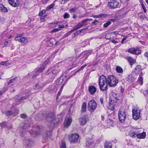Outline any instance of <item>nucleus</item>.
<instances>
[{
  "mask_svg": "<svg viewBox=\"0 0 148 148\" xmlns=\"http://www.w3.org/2000/svg\"><path fill=\"white\" fill-rule=\"evenodd\" d=\"M99 84L101 90L104 91L107 88V84L110 86L113 87L115 86L118 83L119 80L113 75L108 76L107 80L103 75L100 76L99 78Z\"/></svg>",
  "mask_w": 148,
  "mask_h": 148,
  "instance_id": "obj_1",
  "label": "nucleus"
},
{
  "mask_svg": "<svg viewBox=\"0 0 148 148\" xmlns=\"http://www.w3.org/2000/svg\"><path fill=\"white\" fill-rule=\"evenodd\" d=\"M126 112L124 108H121L118 112L119 119L121 123L123 122L126 118Z\"/></svg>",
  "mask_w": 148,
  "mask_h": 148,
  "instance_id": "obj_2",
  "label": "nucleus"
},
{
  "mask_svg": "<svg viewBox=\"0 0 148 148\" xmlns=\"http://www.w3.org/2000/svg\"><path fill=\"white\" fill-rule=\"evenodd\" d=\"M79 138V135L76 133H74L69 135V140L71 143H75L77 142Z\"/></svg>",
  "mask_w": 148,
  "mask_h": 148,
  "instance_id": "obj_3",
  "label": "nucleus"
},
{
  "mask_svg": "<svg viewBox=\"0 0 148 148\" xmlns=\"http://www.w3.org/2000/svg\"><path fill=\"white\" fill-rule=\"evenodd\" d=\"M53 116V114H50L48 116H46V119L48 121L51 122V125L52 126L54 124L58 123L59 122V119L58 118H54Z\"/></svg>",
  "mask_w": 148,
  "mask_h": 148,
  "instance_id": "obj_4",
  "label": "nucleus"
},
{
  "mask_svg": "<svg viewBox=\"0 0 148 148\" xmlns=\"http://www.w3.org/2000/svg\"><path fill=\"white\" fill-rule=\"evenodd\" d=\"M132 116L134 119H138L140 116V111L138 108L134 107L132 109Z\"/></svg>",
  "mask_w": 148,
  "mask_h": 148,
  "instance_id": "obj_5",
  "label": "nucleus"
},
{
  "mask_svg": "<svg viewBox=\"0 0 148 148\" xmlns=\"http://www.w3.org/2000/svg\"><path fill=\"white\" fill-rule=\"evenodd\" d=\"M97 107V104L94 100H92L88 102V110L90 111L91 112H93Z\"/></svg>",
  "mask_w": 148,
  "mask_h": 148,
  "instance_id": "obj_6",
  "label": "nucleus"
},
{
  "mask_svg": "<svg viewBox=\"0 0 148 148\" xmlns=\"http://www.w3.org/2000/svg\"><path fill=\"white\" fill-rule=\"evenodd\" d=\"M90 19H87L86 20H83L80 22L78 25L75 27V29L76 30L82 27L85 25H86L88 23V22L91 21Z\"/></svg>",
  "mask_w": 148,
  "mask_h": 148,
  "instance_id": "obj_7",
  "label": "nucleus"
},
{
  "mask_svg": "<svg viewBox=\"0 0 148 148\" xmlns=\"http://www.w3.org/2000/svg\"><path fill=\"white\" fill-rule=\"evenodd\" d=\"M108 5L110 8L112 9L119 7V3L116 0H110L108 3Z\"/></svg>",
  "mask_w": 148,
  "mask_h": 148,
  "instance_id": "obj_8",
  "label": "nucleus"
},
{
  "mask_svg": "<svg viewBox=\"0 0 148 148\" xmlns=\"http://www.w3.org/2000/svg\"><path fill=\"white\" fill-rule=\"evenodd\" d=\"M14 40L21 43L27 42V38L23 37L21 34L17 35L16 37L15 38Z\"/></svg>",
  "mask_w": 148,
  "mask_h": 148,
  "instance_id": "obj_9",
  "label": "nucleus"
},
{
  "mask_svg": "<svg viewBox=\"0 0 148 148\" xmlns=\"http://www.w3.org/2000/svg\"><path fill=\"white\" fill-rule=\"evenodd\" d=\"M127 51L129 53L135 55H139L141 53V51L140 50H139L138 48H131L129 49Z\"/></svg>",
  "mask_w": 148,
  "mask_h": 148,
  "instance_id": "obj_10",
  "label": "nucleus"
},
{
  "mask_svg": "<svg viewBox=\"0 0 148 148\" xmlns=\"http://www.w3.org/2000/svg\"><path fill=\"white\" fill-rule=\"evenodd\" d=\"M89 119L87 115H85L79 118V122L81 125L82 126L85 125L87 122L88 121Z\"/></svg>",
  "mask_w": 148,
  "mask_h": 148,
  "instance_id": "obj_11",
  "label": "nucleus"
},
{
  "mask_svg": "<svg viewBox=\"0 0 148 148\" xmlns=\"http://www.w3.org/2000/svg\"><path fill=\"white\" fill-rule=\"evenodd\" d=\"M49 62V60H47L45 61L42 66L39 68H37L35 69L36 72H41L42 71L45 69V66Z\"/></svg>",
  "mask_w": 148,
  "mask_h": 148,
  "instance_id": "obj_12",
  "label": "nucleus"
},
{
  "mask_svg": "<svg viewBox=\"0 0 148 148\" xmlns=\"http://www.w3.org/2000/svg\"><path fill=\"white\" fill-rule=\"evenodd\" d=\"M72 119L71 118H66L64 122V126L65 127L68 128L71 124Z\"/></svg>",
  "mask_w": 148,
  "mask_h": 148,
  "instance_id": "obj_13",
  "label": "nucleus"
},
{
  "mask_svg": "<svg viewBox=\"0 0 148 148\" xmlns=\"http://www.w3.org/2000/svg\"><path fill=\"white\" fill-rule=\"evenodd\" d=\"M9 4L12 6L14 7H17L20 4L19 0H9Z\"/></svg>",
  "mask_w": 148,
  "mask_h": 148,
  "instance_id": "obj_14",
  "label": "nucleus"
},
{
  "mask_svg": "<svg viewBox=\"0 0 148 148\" xmlns=\"http://www.w3.org/2000/svg\"><path fill=\"white\" fill-rule=\"evenodd\" d=\"M88 90L90 93L92 95H94L97 90L96 88L92 85L89 86Z\"/></svg>",
  "mask_w": 148,
  "mask_h": 148,
  "instance_id": "obj_15",
  "label": "nucleus"
},
{
  "mask_svg": "<svg viewBox=\"0 0 148 148\" xmlns=\"http://www.w3.org/2000/svg\"><path fill=\"white\" fill-rule=\"evenodd\" d=\"M86 145L88 147L92 148L94 146L93 140L90 138L87 139L86 142Z\"/></svg>",
  "mask_w": 148,
  "mask_h": 148,
  "instance_id": "obj_16",
  "label": "nucleus"
},
{
  "mask_svg": "<svg viewBox=\"0 0 148 148\" xmlns=\"http://www.w3.org/2000/svg\"><path fill=\"white\" fill-rule=\"evenodd\" d=\"M146 136V133L143 132L141 133L137 134V138L139 139H144L145 138Z\"/></svg>",
  "mask_w": 148,
  "mask_h": 148,
  "instance_id": "obj_17",
  "label": "nucleus"
},
{
  "mask_svg": "<svg viewBox=\"0 0 148 148\" xmlns=\"http://www.w3.org/2000/svg\"><path fill=\"white\" fill-rule=\"evenodd\" d=\"M136 78V77H134L132 75H129L128 77L127 80L129 82L133 83L135 81Z\"/></svg>",
  "mask_w": 148,
  "mask_h": 148,
  "instance_id": "obj_18",
  "label": "nucleus"
},
{
  "mask_svg": "<svg viewBox=\"0 0 148 148\" xmlns=\"http://www.w3.org/2000/svg\"><path fill=\"white\" fill-rule=\"evenodd\" d=\"M143 73L141 72L139 75V77L138 80V81L140 83V85H142L143 84V78L142 77Z\"/></svg>",
  "mask_w": 148,
  "mask_h": 148,
  "instance_id": "obj_19",
  "label": "nucleus"
},
{
  "mask_svg": "<svg viewBox=\"0 0 148 148\" xmlns=\"http://www.w3.org/2000/svg\"><path fill=\"white\" fill-rule=\"evenodd\" d=\"M25 143L29 147H31L34 145L33 141L31 139L26 140Z\"/></svg>",
  "mask_w": 148,
  "mask_h": 148,
  "instance_id": "obj_20",
  "label": "nucleus"
},
{
  "mask_svg": "<svg viewBox=\"0 0 148 148\" xmlns=\"http://www.w3.org/2000/svg\"><path fill=\"white\" fill-rule=\"evenodd\" d=\"M0 10L1 12L5 13L8 12L7 8L1 3H0Z\"/></svg>",
  "mask_w": 148,
  "mask_h": 148,
  "instance_id": "obj_21",
  "label": "nucleus"
},
{
  "mask_svg": "<svg viewBox=\"0 0 148 148\" xmlns=\"http://www.w3.org/2000/svg\"><path fill=\"white\" fill-rule=\"evenodd\" d=\"M127 59L131 65H133L136 62V60L131 57H128Z\"/></svg>",
  "mask_w": 148,
  "mask_h": 148,
  "instance_id": "obj_22",
  "label": "nucleus"
},
{
  "mask_svg": "<svg viewBox=\"0 0 148 148\" xmlns=\"http://www.w3.org/2000/svg\"><path fill=\"white\" fill-rule=\"evenodd\" d=\"M86 104L85 102H84L83 103L82 106V109L81 112H82L83 113L85 112L86 111Z\"/></svg>",
  "mask_w": 148,
  "mask_h": 148,
  "instance_id": "obj_23",
  "label": "nucleus"
},
{
  "mask_svg": "<svg viewBox=\"0 0 148 148\" xmlns=\"http://www.w3.org/2000/svg\"><path fill=\"white\" fill-rule=\"evenodd\" d=\"M112 144L108 142H106L104 144V148H112Z\"/></svg>",
  "mask_w": 148,
  "mask_h": 148,
  "instance_id": "obj_24",
  "label": "nucleus"
},
{
  "mask_svg": "<svg viewBox=\"0 0 148 148\" xmlns=\"http://www.w3.org/2000/svg\"><path fill=\"white\" fill-rule=\"evenodd\" d=\"M116 70L117 72L120 73H123V69L119 66H117L116 68Z\"/></svg>",
  "mask_w": 148,
  "mask_h": 148,
  "instance_id": "obj_25",
  "label": "nucleus"
},
{
  "mask_svg": "<svg viewBox=\"0 0 148 148\" xmlns=\"http://www.w3.org/2000/svg\"><path fill=\"white\" fill-rule=\"evenodd\" d=\"M130 135L131 137L132 138L137 137V134L134 132L131 131L130 133Z\"/></svg>",
  "mask_w": 148,
  "mask_h": 148,
  "instance_id": "obj_26",
  "label": "nucleus"
},
{
  "mask_svg": "<svg viewBox=\"0 0 148 148\" xmlns=\"http://www.w3.org/2000/svg\"><path fill=\"white\" fill-rule=\"evenodd\" d=\"M108 108L111 110H113L114 109V105L112 104H111L110 103L108 105Z\"/></svg>",
  "mask_w": 148,
  "mask_h": 148,
  "instance_id": "obj_27",
  "label": "nucleus"
},
{
  "mask_svg": "<svg viewBox=\"0 0 148 148\" xmlns=\"http://www.w3.org/2000/svg\"><path fill=\"white\" fill-rule=\"evenodd\" d=\"M76 29H75V27L73 29L71 30L66 34H65L64 36L63 37L64 38H66L69 35L72 33L74 31L76 30Z\"/></svg>",
  "mask_w": 148,
  "mask_h": 148,
  "instance_id": "obj_28",
  "label": "nucleus"
},
{
  "mask_svg": "<svg viewBox=\"0 0 148 148\" xmlns=\"http://www.w3.org/2000/svg\"><path fill=\"white\" fill-rule=\"evenodd\" d=\"M40 134L39 132H36L35 131H32L30 133L31 136L33 137L36 136L37 135L39 134Z\"/></svg>",
  "mask_w": 148,
  "mask_h": 148,
  "instance_id": "obj_29",
  "label": "nucleus"
},
{
  "mask_svg": "<svg viewBox=\"0 0 148 148\" xmlns=\"http://www.w3.org/2000/svg\"><path fill=\"white\" fill-rule=\"evenodd\" d=\"M9 64L8 61L2 62L0 63V66H8Z\"/></svg>",
  "mask_w": 148,
  "mask_h": 148,
  "instance_id": "obj_30",
  "label": "nucleus"
},
{
  "mask_svg": "<svg viewBox=\"0 0 148 148\" xmlns=\"http://www.w3.org/2000/svg\"><path fill=\"white\" fill-rule=\"evenodd\" d=\"M106 16V15L102 14H100L98 15H95L94 16L95 18H102Z\"/></svg>",
  "mask_w": 148,
  "mask_h": 148,
  "instance_id": "obj_31",
  "label": "nucleus"
},
{
  "mask_svg": "<svg viewBox=\"0 0 148 148\" xmlns=\"http://www.w3.org/2000/svg\"><path fill=\"white\" fill-rule=\"evenodd\" d=\"M111 22L110 21H108L103 24V27L105 28L107 27L111 24Z\"/></svg>",
  "mask_w": 148,
  "mask_h": 148,
  "instance_id": "obj_32",
  "label": "nucleus"
},
{
  "mask_svg": "<svg viewBox=\"0 0 148 148\" xmlns=\"http://www.w3.org/2000/svg\"><path fill=\"white\" fill-rule=\"evenodd\" d=\"M141 66H137L134 69V71L135 72L140 71L141 70Z\"/></svg>",
  "mask_w": 148,
  "mask_h": 148,
  "instance_id": "obj_33",
  "label": "nucleus"
},
{
  "mask_svg": "<svg viewBox=\"0 0 148 148\" xmlns=\"http://www.w3.org/2000/svg\"><path fill=\"white\" fill-rule=\"evenodd\" d=\"M92 52V51L91 50H89V51H85L83 53H83L84 54H86L87 55V57L85 58V60H86L88 56L90 55V53Z\"/></svg>",
  "mask_w": 148,
  "mask_h": 148,
  "instance_id": "obj_34",
  "label": "nucleus"
},
{
  "mask_svg": "<svg viewBox=\"0 0 148 148\" xmlns=\"http://www.w3.org/2000/svg\"><path fill=\"white\" fill-rule=\"evenodd\" d=\"M54 4H51L50 5H49L48 6L47 8H46V10H50L51 9H52V8H53V7H54Z\"/></svg>",
  "mask_w": 148,
  "mask_h": 148,
  "instance_id": "obj_35",
  "label": "nucleus"
},
{
  "mask_svg": "<svg viewBox=\"0 0 148 148\" xmlns=\"http://www.w3.org/2000/svg\"><path fill=\"white\" fill-rule=\"evenodd\" d=\"M60 71V70L59 69H58L57 70H53V71L52 73L56 75Z\"/></svg>",
  "mask_w": 148,
  "mask_h": 148,
  "instance_id": "obj_36",
  "label": "nucleus"
},
{
  "mask_svg": "<svg viewBox=\"0 0 148 148\" xmlns=\"http://www.w3.org/2000/svg\"><path fill=\"white\" fill-rule=\"evenodd\" d=\"M66 146L65 143L64 142H62L61 145L60 146V148H66Z\"/></svg>",
  "mask_w": 148,
  "mask_h": 148,
  "instance_id": "obj_37",
  "label": "nucleus"
},
{
  "mask_svg": "<svg viewBox=\"0 0 148 148\" xmlns=\"http://www.w3.org/2000/svg\"><path fill=\"white\" fill-rule=\"evenodd\" d=\"M64 18H69L70 17V15L68 13H65L64 15Z\"/></svg>",
  "mask_w": 148,
  "mask_h": 148,
  "instance_id": "obj_38",
  "label": "nucleus"
},
{
  "mask_svg": "<svg viewBox=\"0 0 148 148\" xmlns=\"http://www.w3.org/2000/svg\"><path fill=\"white\" fill-rule=\"evenodd\" d=\"M12 114V112L11 110L7 111L6 113L8 116H10Z\"/></svg>",
  "mask_w": 148,
  "mask_h": 148,
  "instance_id": "obj_39",
  "label": "nucleus"
},
{
  "mask_svg": "<svg viewBox=\"0 0 148 148\" xmlns=\"http://www.w3.org/2000/svg\"><path fill=\"white\" fill-rule=\"evenodd\" d=\"M46 12V10H42L39 13V14L40 16H42L43 14Z\"/></svg>",
  "mask_w": 148,
  "mask_h": 148,
  "instance_id": "obj_40",
  "label": "nucleus"
},
{
  "mask_svg": "<svg viewBox=\"0 0 148 148\" xmlns=\"http://www.w3.org/2000/svg\"><path fill=\"white\" fill-rule=\"evenodd\" d=\"M16 79H17V78L15 77L13 79H10L9 82V84H11V83L14 82V81H15V80H16Z\"/></svg>",
  "mask_w": 148,
  "mask_h": 148,
  "instance_id": "obj_41",
  "label": "nucleus"
},
{
  "mask_svg": "<svg viewBox=\"0 0 148 148\" xmlns=\"http://www.w3.org/2000/svg\"><path fill=\"white\" fill-rule=\"evenodd\" d=\"M77 9V8H75L71 9L70 11L71 13H72L75 12L76 10Z\"/></svg>",
  "mask_w": 148,
  "mask_h": 148,
  "instance_id": "obj_42",
  "label": "nucleus"
},
{
  "mask_svg": "<svg viewBox=\"0 0 148 148\" xmlns=\"http://www.w3.org/2000/svg\"><path fill=\"white\" fill-rule=\"evenodd\" d=\"M108 123L109 122H110V123L108 124L109 125H112V124H113V121L109 119L107 121Z\"/></svg>",
  "mask_w": 148,
  "mask_h": 148,
  "instance_id": "obj_43",
  "label": "nucleus"
},
{
  "mask_svg": "<svg viewBox=\"0 0 148 148\" xmlns=\"http://www.w3.org/2000/svg\"><path fill=\"white\" fill-rule=\"evenodd\" d=\"M61 30V29H60L56 28L53 30L52 31H51V32H56Z\"/></svg>",
  "mask_w": 148,
  "mask_h": 148,
  "instance_id": "obj_44",
  "label": "nucleus"
},
{
  "mask_svg": "<svg viewBox=\"0 0 148 148\" xmlns=\"http://www.w3.org/2000/svg\"><path fill=\"white\" fill-rule=\"evenodd\" d=\"M86 66H87V64H84V65H83L82 66L80 67V69L78 70V71H79L80 70H83L84 69V68Z\"/></svg>",
  "mask_w": 148,
  "mask_h": 148,
  "instance_id": "obj_45",
  "label": "nucleus"
},
{
  "mask_svg": "<svg viewBox=\"0 0 148 148\" xmlns=\"http://www.w3.org/2000/svg\"><path fill=\"white\" fill-rule=\"evenodd\" d=\"M40 88V87L39 86V84H36L35 85L34 88L36 90H37L39 89Z\"/></svg>",
  "mask_w": 148,
  "mask_h": 148,
  "instance_id": "obj_46",
  "label": "nucleus"
},
{
  "mask_svg": "<svg viewBox=\"0 0 148 148\" xmlns=\"http://www.w3.org/2000/svg\"><path fill=\"white\" fill-rule=\"evenodd\" d=\"M60 23V22H57L55 23H52L51 24L52 25H53V26L54 27H56L58 26V23Z\"/></svg>",
  "mask_w": 148,
  "mask_h": 148,
  "instance_id": "obj_47",
  "label": "nucleus"
},
{
  "mask_svg": "<svg viewBox=\"0 0 148 148\" xmlns=\"http://www.w3.org/2000/svg\"><path fill=\"white\" fill-rule=\"evenodd\" d=\"M58 27L59 29H60L61 28H65L66 27L64 25H58Z\"/></svg>",
  "mask_w": 148,
  "mask_h": 148,
  "instance_id": "obj_48",
  "label": "nucleus"
},
{
  "mask_svg": "<svg viewBox=\"0 0 148 148\" xmlns=\"http://www.w3.org/2000/svg\"><path fill=\"white\" fill-rule=\"evenodd\" d=\"M141 5H142L143 8V10H144V12H146V8H145L144 5V4L143 3H142Z\"/></svg>",
  "mask_w": 148,
  "mask_h": 148,
  "instance_id": "obj_49",
  "label": "nucleus"
},
{
  "mask_svg": "<svg viewBox=\"0 0 148 148\" xmlns=\"http://www.w3.org/2000/svg\"><path fill=\"white\" fill-rule=\"evenodd\" d=\"M27 117V115L24 114H22L21 115V117L23 119Z\"/></svg>",
  "mask_w": 148,
  "mask_h": 148,
  "instance_id": "obj_50",
  "label": "nucleus"
},
{
  "mask_svg": "<svg viewBox=\"0 0 148 148\" xmlns=\"http://www.w3.org/2000/svg\"><path fill=\"white\" fill-rule=\"evenodd\" d=\"M98 21L96 20H95L94 21H93L92 23L93 25H96L98 23Z\"/></svg>",
  "mask_w": 148,
  "mask_h": 148,
  "instance_id": "obj_51",
  "label": "nucleus"
},
{
  "mask_svg": "<svg viewBox=\"0 0 148 148\" xmlns=\"http://www.w3.org/2000/svg\"><path fill=\"white\" fill-rule=\"evenodd\" d=\"M40 20L43 22H45V17L43 16H41L40 18Z\"/></svg>",
  "mask_w": 148,
  "mask_h": 148,
  "instance_id": "obj_52",
  "label": "nucleus"
},
{
  "mask_svg": "<svg viewBox=\"0 0 148 148\" xmlns=\"http://www.w3.org/2000/svg\"><path fill=\"white\" fill-rule=\"evenodd\" d=\"M112 33L114 34L115 35H117L119 34L118 32L117 31L112 32Z\"/></svg>",
  "mask_w": 148,
  "mask_h": 148,
  "instance_id": "obj_53",
  "label": "nucleus"
},
{
  "mask_svg": "<svg viewBox=\"0 0 148 148\" xmlns=\"http://www.w3.org/2000/svg\"><path fill=\"white\" fill-rule=\"evenodd\" d=\"M5 122L0 123V126H1V127H4V126H5Z\"/></svg>",
  "mask_w": 148,
  "mask_h": 148,
  "instance_id": "obj_54",
  "label": "nucleus"
},
{
  "mask_svg": "<svg viewBox=\"0 0 148 148\" xmlns=\"http://www.w3.org/2000/svg\"><path fill=\"white\" fill-rule=\"evenodd\" d=\"M29 125L28 124H25L23 127V129H26L27 126H29Z\"/></svg>",
  "mask_w": 148,
  "mask_h": 148,
  "instance_id": "obj_55",
  "label": "nucleus"
},
{
  "mask_svg": "<svg viewBox=\"0 0 148 148\" xmlns=\"http://www.w3.org/2000/svg\"><path fill=\"white\" fill-rule=\"evenodd\" d=\"M144 55L145 56V57H146L147 58V59H148V52H145V53Z\"/></svg>",
  "mask_w": 148,
  "mask_h": 148,
  "instance_id": "obj_56",
  "label": "nucleus"
},
{
  "mask_svg": "<svg viewBox=\"0 0 148 148\" xmlns=\"http://www.w3.org/2000/svg\"><path fill=\"white\" fill-rule=\"evenodd\" d=\"M127 38V37H125L123 38L122 40V41H121V43L123 44V43L124 41L126 40V39Z\"/></svg>",
  "mask_w": 148,
  "mask_h": 148,
  "instance_id": "obj_57",
  "label": "nucleus"
},
{
  "mask_svg": "<svg viewBox=\"0 0 148 148\" xmlns=\"http://www.w3.org/2000/svg\"><path fill=\"white\" fill-rule=\"evenodd\" d=\"M88 29V28L84 29L81 30H79V33H80V32H82L84 30H86V31H87L86 30H87Z\"/></svg>",
  "mask_w": 148,
  "mask_h": 148,
  "instance_id": "obj_58",
  "label": "nucleus"
},
{
  "mask_svg": "<svg viewBox=\"0 0 148 148\" xmlns=\"http://www.w3.org/2000/svg\"><path fill=\"white\" fill-rule=\"evenodd\" d=\"M100 101L101 104H102L103 102V98H101L100 99Z\"/></svg>",
  "mask_w": 148,
  "mask_h": 148,
  "instance_id": "obj_59",
  "label": "nucleus"
},
{
  "mask_svg": "<svg viewBox=\"0 0 148 148\" xmlns=\"http://www.w3.org/2000/svg\"><path fill=\"white\" fill-rule=\"evenodd\" d=\"M112 42L114 44H116V43H118V42L117 41H114V40H112Z\"/></svg>",
  "mask_w": 148,
  "mask_h": 148,
  "instance_id": "obj_60",
  "label": "nucleus"
},
{
  "mask_svg": "<svg viewBox=\"0 0 148 148\" xmlns=\"http://www.w3.org/2000/svg\"><path fill=\"white\" fill-rule=\"evenodd\" d=\"M49 0H42L43 3H46Z\"/></svg>",
  "mask_w": 148,
  "mask_h": 148,
  "instance_id": "obj_61",
  "label": "nucleus"
},
{
  "mask_svg": "<svg viewBox=\"0 0 148 148\" xmlns=\"http://www.w3.org/2000/svg\"><path fill=\"white\" fill-rule=\"evenodd\" d=\"M28 98V97H26V98H25L24 97H21V100H23V99H27V98Z\"/></svg>",
  "mask_w": 148,
  "mask_h": 148,
  "instance_id": "obj_62",
  "label": "nucleus"
},
{
  "mask_svg": "<svg viewBox=\"0 0 148 148\" xmlns=\"http://www.w3.org/2000/svg\"><path fill=\"white\" fill-rule=\"evenodd\" d=\"M8 42H9L8 41H6V42H5V45L6 46H8L9 45H8Z\"/></svg>",
  "mask_w": 148,
  "mask_h": 148,
  "instance_id": "obj_63",
  "label": "nucleus"
},
{
  "mask_svg": "<svg viewBox=\"0 0 148 148\" xmlns=\"http://www.w3.org/2000/svg\"><path fill=\"white\" fill-rule=\"evenodd\" d=\"M78 34V33H75L74 34V37H75Z\"/></svg>",
  "mask_w": 148,
  "mask_h": 148,
  "instance_id": "obj_64",
  "label": "nucleus"
}]
</instances>
